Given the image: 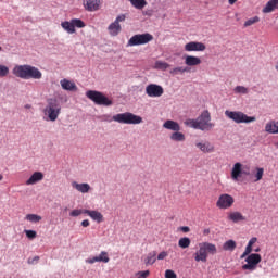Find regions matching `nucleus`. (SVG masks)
I'll return each mask as SVG.
<instances>
[{
	"mask_svg": "<svg viewBox=\"0 0 278 278\" xmlns=\"http://www.w3.org/2000/svg\"><path fill=\"white\" fill-rule=\"evenodd\" d=\"M257 242V238H251L245 247L244 252L241 255V260H244L247 264L242 265V270H248L249 273H253L257 270V264L262 262V255L258 253H253V244ZM252 253V254H251Z\"/></svg>",
	"mask_w": 278,
	"mask_h": 278,
	"instance_id": "obj_1",
	"label": "nucleus"
},
{
	"mask_svg": "<svg viewBox=\"0 0 278 278\" xmlns=\"http://www.w3.org/2000/svg\"><path fill=\"white\" fill-rule=\"evenodd\" d=\"M185 125L192 127V129H200V131H212L216 125L212 123V114L210 111H203L195 119H187Z\"/></svg>",
	"mask_w": 278,
	"mask_h": 278,
	"instance_id": "obj_2",
	"label": "nucleus"
},
{
	"mask_svg": "<svg viewBox=\"0 0 278 278\" xmlns=\"http://www.w3.org/2000/svg\"><path fill=\"white\" fill-rule=\"evenodd\" d=\"M13 75L20 79H42V72L36 66L31 65H15Z\"/></svg>",
	"mask_w": 278,
	"mask_h": 278,
	"instance_id": "obj_3",
	"label": "nucleus"
},
{
	"mask_svg": "<svg viewBox=\"0 0 278 278\" xmlns=\"http://www.w3.org/2000/svg\"><path fill=\"white\" fill-rule=\"evenodd\" d=\"M43 114L47 116L46 121H51L55 123L58 121V116L62 114V104L55 98H50L47 100V105L43 109Z\"/></svg>",
	"mask_w": 278,
	"mask_h": 278,
	"instance_id": "obj_4",
	"label": "nucleus"
},
{
	"mask_svg": "<svg viewBox=\"0 0 278 278\" xmlns=\"http://www.w3.org/2000/svg\"><path fill=\"white\" fill-rule=\"evenodd\" d=\"M199 250L194 253V260L197 262H207V253L210 255H216V244L210 242H203L199 244Z\"/></svg>",
	"mask_w": 278,
	"mask_h": 278,
	"instance_id": "obj_5",
	"label": "nucleus"
},
{
	"mask_svg": "<svg viewBox=\"0 0 278 278\" xmlns=\"http://www.w3.org/2000/svg\"><path fill=\"white\" fill-rule=\"evenodd\" d=\"M225 116L227 118H230V121H233V123H237V125H240L242 123L249 124V123H255L257 118L255 116H249L244 114L242 111H225Z\"/></svg>",
	"mask_w": 278,
	"mask_h": 278,
	"instance_id": "obj_6",
	"label": "nucleus"
},
{
	"mask_svg": "<svg viewBox=\"0 0 278 278\" xmlns=\"http://www.w3.org/2000/svg\"><path fill=\"white\" fill-rule=\"evenodd\" d=\"M114 122L121 125H140L142 117L130 112H125L114 115Z\"/></svg>",
	"mask_w": 278,
	"mask_h": 278,
	"instance_id": "obj_7",
	"label": "nucleus"
},
{
	"mask_svg": "<svg viewBox=\"0 0 278 278\" xmlns=\"http://www.w3.org/2000/svg\"><path fill=\"white\" fill-rule=\"evenodd\" d=\"M87 99H90V101H93L96 105H104L110 106L112 105V100H110L103 92L97 91V90H89L86 92Z\"/></svg>",
	"mask_w": 278,
	"mask_h": 278,
	"instance_id": "obj_8",
	"label": "nucleus"
},
{
	"mask_svg": "<svg viewBox=\"0 0 278 278\" xmlns=\"http://www.w3.org/2000/svg\"><path fill=\"white\" fill-rule=\"evenodd\" d=\"M153 40V35L146 33V34H138L132 36L128 40V47H139L140 45H149Z\"/></svg>",
	"mask_w": 278,
	"mask_h": 278,
	"instance_id": "obj_9",
	"label": "nucleus"
},
{
	"mask_svg": "<svg viewBox=\"0 0 278 278\" xmlns=\"http://www.w3.org/2000/svg\"><path fill=\"white\" fill-rule=\"evenodd\" d=\"M61 27L67 31V34H75V27H77L78 29H84V27H86V23H84V21L79 20V18H73L70 22L65 21L61 23Z\"/></svg>",
	"mask_w": 278,
	"mask_h": 278,
	"instance_id": "obj_10",
	"label": "nucleus"
},
{
	"mask_svg": "<svg viewBox=\"0 0 278 278\" xmlns=\"http://www.w3.org/2000/svg\"><path fill=\"white\" fill-rule=\"evenodd\" d=\"M233 203H236L233 195L224 193L218 197L216 207H218V210H229L230 207H233Z\"/></svg>",
	"mask_w": 278,
	"mask_h": 278,
	"instance_id": "obj_11",
	"label": "nucleus"
},
{
	"mask_svg": "<svg viewBox=\"0 0 278 278\" xmlns=\"http://www.w3.org/2000/svg\"><path fill=\"white\" fill-rule=\"evenodd\" d=\"M242 175L249 177V175H251V168L249 166H242V163H236L231 170V179L238 181Z\"/></svg>",
	"mask_w": 278,
	"mask_h": 278,
	"instance_id": "obj_12",
	"label": "nucleus"
},
{
	"mask_svg": "<svg viewBox=\"0 0 278 278\" xmlns=\"http://www.w3.org/2000/svg\"><path fill=\"white\" fill-rule=\"evenodd\" d=\"M125 18H127V16H125V14H121L118 15L115 21L113 23H111L108 26V31L110 34V36H118L122 31V27H121V23H124Z\"/></svg>",
	"mask_w": 278,
	"mask_h": 278,
	"instance_id": "obj_13",
	"label": "nucleus"
},
{
	"mask_svg": "<svg viewBox=\"0 0 278 278\" xmlns=\"http://www.w3.org/2000/svg\"><path fill=\"white\" fill-rule=\"evenodd\" d=\"M146 94L151 98L162 97L164 94V88L160 85L150 84L146 87Z\"/></svg>",
	"mask_w": 278,
	"mask_h": 278,
	"instance_id": "obj_14",
	"label": "nucleus"
},
{
	"mask_svg": "<svg viewBox=\"0 0 278 278\" xmlns=\"http://www.w3.org/2000/svg\"><path fill=\"white\" fill-rule=\"evenodd\" d=\"M206 47L205 43L199 41H190L185 45V51L192 52V51H205Z\"/></svg>",
	"mask_w": 278,
	"mask_h": 278,
	"instance_id": "obj_15",
	"label": "nucleus"
},
{
	"mask_svg": "<svg viewBox=\"0 0 278 278\" xmlns=\"http://www.w3.org/2000/svg\"><path fill=\"white\" fill-rule=\"evenodd\" d=\"M83 4L87 12H97L101 8V0H85Z\"/></svg>",
	"mask_w": 278,
	"mask_h": 278,
	"instance_id": "obj_16",
	"label": "nucleus"
},
{
	"mask_svg": "<svg viewBox=\"0 0 278 278\" xmlns=\"http://www.w3.org/2000/svg\"><path fill=\"white\" fill-rule=\"evenodd\" d=\"M86 262L87 264H96V262H103L104 264H108V262H110V256L108 255V252L102 251L99 256L88 258Z\"/></svg>",
	"mask_w": 278,
	"mask_h": 278,
	"instance_id": "obj_17",
	"label": "nucleus"
},
{
	"mask_svg": "<svg viewBox=\"0 0 278 278\" xmlns=\"http://www.w3.org/2000/svg\"><path fill=\"white\" fill-rule=\"evenodd\" d=\"M45 179V174L42 172H35L28 180H26V186H34V184H38V181H42Z\"/></svg>",
	"mask_w": 278,
	"mask_h": 278,
	"instance_id": "obj_18",
	"label": "nucleus"
},
{
	"mask_svg": "<svg viewBox=\"0 0 278 278\" xmlns=\"http://www.w3.org/2000/svg\"><path fill=\"white\" fill-rule=\"evenodd\" d=\"M164 129H169V131H181V126H179V123L173 121V119H167L163 124Z\"/></svg>",
	"mask_w": 278,
	"mask_h": 278,
	"instance_id": "obj_19",
	"label": "nucleus"
},
{
	"mask_svg": "<svg viewBox=\"0 0 278 278\" xmlns=\"http://www.w3.org/2000/svg\"><path fill=\"white\" fill-rule=\"evenodd\" d=\"M195 147L202 151V153H214V146L208 141L206 142H198Z\"/></svg>",
	"mask_w": 278,
	"mask_h": 278,
	"instance_id": "obj_20",
	"label": "nucleus"
},
{
	"mask_svg": "<svg viewBox=\"0 0 278 278\" xmlns=\"http://www.w3.org/2000/svg\"><path fill=\"white\" fill-rule=\"evenodd\" d=\"M72 187L75 188V190H77L78 192H81L83 194H86L88 192H90V185L87 182H72Z\"/></svg>",
	"mask_w": 278,
	"mask_h": 278,
	"instance_id": "obj_21",
	"label": "nucleus"
},
{
	"mask_svg": "<svg viewBox=\"0 0 278 278\" xmlns=\"http://www.w3.org/2000/svg\"><path fill=\"white\" fill-rule=\"evenodd\" d=\"M228 220H231V223H240V222L247 220V217H244L242 213L235 211V212L228 213Z\"/></svg>",
	"mask_w": 278,
	"mask_h": 278,
	"instance_id": "obj_22",
	"label": "nucleus"
},
{
	"mask_svg": "<svg viewBox=\"0 0 278 278\" xmlns=\"http://www.w3.org/2000/svg\"><path fill=\"white\" fill-rule=\"evenodd\" d=\"M60 84H61V88H63V90H68L71 92L77 91V85H75V83H73L68 79H62L60 81Z\"/></svg>",
	"mask_w": 278,
	"mask_h": 278,
	"instance_id": "obj_23",
	"label": "nucleus"
},
{
	"mask_svg": "<svg viewBox=\"0 0 278 278\" xmlns=\"http://www.w3.org/2000/svg\"><path fill=\"white\" fill-rule=\"evenodd\" d=\"M85 214L87 216H90L92 220H96V223H103V214L99 211H90V210H85Z\"/></svg>",
	"mask_w": 278,
	"mask_h": 278,
	"instance_id": "obj_24",
	"label": "nucleus"
},
{
	"mask_svg": "<svg viewBox=\"0 0 278 278\" xmlns=\"http://www.w3.org/2000/svg\"><path fill=\"white\" fill-rule=\"evenodd\" d=\"M278 0H269L265 8H263L262 12L263 14H270V12H275L277 9Z\"/></svg>",
	"mask_w": 278,
	"mask_h": 278,
	"instance_id": "obj_25",
	"label": "nucleus"
},
{
	"mask_svg": "<svg viewBox=\"0 0 278 278\" xmlns=\"http://www.w3.org/2000/svg\"><path fill=\"white\" fill-rule=\"evenodd\" d=\"M265 131L267 134H278V121H269L265 125Z\"/></svg>",
	"mask_w": 278,
	"mask_h": 278,
	"instance_id": "obj_26",
	"label": "nucleus"
},
{
	"mask_svg": "<svg viewBox=\"0 0 278 278\" xmlns=\"http://www.w3.org/2000/svg\"><path fill=\"white\" fill-rule=\"evenodd\" d=\"M185 64L187 66H199V64H201V59L199 56L187 55L185 58Z\"/></svg>",
	"mask_w": 278,
	"mask_h": 278,
	"instance_id": "obj_27",
	"label": "nucleus"
},
{
	"mask_svg": "<svg viewBox=\"0 0 278 278\" xmlns=\"http://www.w3.org/2000/svg\"><path fill=\"white\" fill-rule=\"evenodd\" d=\"M170 140H173L174 142H184L186 140V135H184L179 130L174 131L170 135Z\"/></svg>",
	"mask_w": 278,
	"mask_h": 278,
	"instance_id": "obj_28",
	"label": "nucleus"
},
{
	"mask_svg": "<svg viewBox=\"0 0 278 278\" xmlns=\"http://www.w3.org/2000/svg\"><path fill=\"white\" fill-rule=\"evenodd\" d=\"M131 3L132 8H136V10H143L147 8V0H128Z\"/></svg>",
	"mask_w": 278,
	"mask_h": 278,
	"instance_id": "obj_29",
	"label": "nucleus"
},
{
	"mask_svg": "<svg viewBox=\"0 0 278 278\" xmlns=\"http://www.w3.org/2000/svg\"><path fill=\"white\" fill-rule=\"evenodd\" d=\"M236 247H238V244L236 243L235 240L230 239L228 241H226L224 244H223V250L224 251H236Z\"/></svg>",
	"mask_w": 278,
	"mask_h": 278,
	"instance_id": "obj_30",
	"label": "nucleus"
},
{
	"mask_svg": "<svg viewBox=\"0 0 278 278\" xmlns=\"http://www.w3.org/2000/svg\"><path fill=\"white\" fill-rule=\"evenodd\" d=\"M156 253L155 252H151V253H149L148 254V256H147V258L144 260V264L147 265V266H151V265H153V264H155V262H156Z\"/></svg>",
	"mask_w": 278,
	"mask_h": 278,
	"instance_id": "obj_31",
	"label": "nucleus"
},
{
	"mask_svg": "<svg viewBox=\"0 0 278 278\" xmlns=\"http://www.w3.org/2000/svg\"><path fill=\"white\" fill-rule=\"evenodd\" d=\"M190 244H191V241H190V238L188 237L180 238L178 241V247H180V249H188Z\"/></svg>",
	"mask_w": 278,
	"mask_h": 278,
	"instance_id": "obj_32",
	"label": "nucleus"
},
{
	"mask_svg": "<svg viewBox=\"0 0 278 278\" xmlns=\"http://www.w3.org/2000/svg\"><path fill=\"white\" fill-rule=\"evenodd\" d=\"M25 219L29 223H40V220H42V216L36 214H27Z\"/></svg>",
	"mask_w": 278,
	"mask_h": 278,
	"instance_id": "obj_33",
	"label": "nucleus"
},
{
	"mask_svg": "<svg viewBox=\"0 0 278 278\" xmlns=\"http://www.w3.org/2000/svg\"><path fill=\"white\" fill-rule=\"evenodd\" d=\"M256 173L254 174V181H262L263 177H264V168L262 167H256L255 168Z\"/></svg>",
	"mask_w": 278,
	"mask_h": 278,
	"instance_id": "obj_34",
	"label": "nucleus"
},
{
	"mask_svg": "<svg viewBox=\"0 0 278 278\" xmlns=\"http://www.w3.org/2000/svg\"><path fill=\"white\" fill-rule=\"evenodd\" d=\"M255 23H260V16H254L244 22V27H251V25H255Z\"/></svg>",
	"mask_w": 278,
	"mask_h": 278,
	"instance_id": "obj_35",
	"label": "nucleus"
},
{
	"mask_svg": "<svg viewBox=\"0 0 278 278\" xmlns=\"http://www.w3.org/2000/svg\"><path fill=\"white\" fill-rule=\"evenodd\" d=\"M170 65L164 61H156L155 62V68H159L160 71H166Z\"/></svg>",
	"mask_w": 278,
	"mask_h": 278,
	"instance_id": "obj_36",
	"label": "nucleus"
},
{
	"mask_svg": "<svg viewBox=\"0 0 278 278\" xmlns=\"http://www.w3.org/2000/svg\"><path fill=\"white\" fill-rule=\"evenodd\" d=\"M179 73L182 75V73H188V67H175L170 71L172 75H179Z\"/></svg>",
	"mask_w": 278,
	"mask_h": 278,
	"instance_id": "obj_37",
	"label": "nucleus"
},
{
	"mask_svg": "<svg viewBox=\"0 0 278 278\" xmlns=\"http://www.w3.org/2000/svg\"><path fill=\"white\" fill-rule=\"evenodd\" d=\"M235 92L237 94H249V89L247 87H244V86H237L235 88Z\"/></svg>",
	"mask_w": 278,
	"mask_h": 278,
	"instance_id": "obj_38",
	"label": "nucleus"
},
{
	"mask_svg": "<svg viewBox=\"0 0 278 278\" xmlns=\"http://www.w3.org/2000/svg\"><path fill=\"white\" fill-rule=\"evenodd\" d=\"M10 75V68L5 65H0V77H8Z\"/></svg>",
	"mask_w": 278,
	"mask_h": 278,
	"instance_id": "obj_39",
	"label": "nucleus"
},
{
	"mask_svg": "<svg viewBox=\"0 0 278 278\" xmlns=\"http://www.w3.org/2000/svg\"><path fill=\"white\" fill-rule=\"evenodd\" d=\"M81 214H86V208L81 210V208H75L70 213V216L73 217H77V216H81Z\"/></svg>",
	"mask_w": 278,
	"mask_h": 278,
	"instance_id": "obj_40",
	"label": "nucleus"
},
{
	"mask_svg": "<svg viewBox=\"0 0 278 278\" xmlns=\"http://www.w3.org/2000/svg\"><path fill=\"white\" fill-rule=\"evenodd\" d=\"M26 237L29 238L30 240H34L36 238L37 233L36 230H25Z\"/></svg>",
	"mask_w": 278,
	"mask_h": 278,
	"instance_id": "obj_41",
	"label": "nucleus"
},
{
	"mask_svg": "<svg viewBox=\"0 0 278 278\" xmlns=\"http://www.w3.org/2000/svg\"><path fill=\"white\" fill-rule=\"evenodd\" d=\"M165 278H177V274H175L173 269H167L165 271Z\"/></svg>",
	"mask_w": 278,
	"mask_h": 278,
	"instance_id": "obj_42",
	"label": "nucleus"
},
{
	"mask_svg": "<svg viewBox=\"0 0 278 278\" xmlns=\"http://www.w3.org/2000/svg\"><path fill=\"white\" fill-rule=\"evenodd\" d=\"M102 121H104L105 123H112V121H114V115H102Z\"/></svg>",
	"mask_w": 278,
	"mask_h": 278,
	"instance_id": "obj_43",
	"label": "nucleus"
},
{
	"mask_svg": "<svg viewBox=\"0 0 278 278\" xmlns=\"http://www.w3.org/2000/svg\"><path fill=\"white\" fill-rule=\"evenodd\" d=\"M149 275H150L149 270L139 271L137 273V278H147L149 277Z\"/></svg>",
	"mask_w": 278,
	"mask_h": 278,
	"instance_id": "obj_44",
	"label": "nucleus"
},
{
	"mask_svg": "<svg viewBox=\"0 0 278 278\" xmlns=\"http://www.w3.org/2000/svg\"><path fill=\"white\" fill-rule=\"evenodd\" d=\"M165 257H168V253L163 251L157 255V260H165Z\"/></svg>",
	"mask_w": 278,
	"mask_h": 278,
	"instance_id": "obj_45",
	"label": "nucleus"
},
{
	"mask_svg": "<svg viewBox=\"0 0 278 278\" xmlns=\"http://www.w3.org/2000/svg\"><path fill=\"white\" fill-rule=\"evenodd\" d=\"M40 256H35L34 258H28V264H36V262H39Z\"/></svg>",
	"mask_w": 278,
	"mask_h": 278,
	"instance_id": "obj_46",
	"label": "nucleus"
},
{
	"mask_svg": "<svg viewBox=\"0 0 278 278\" xmlns=\"http://www.w3.org/2000/svg\"><path fill=\"white\" fill-rule=\"evenodd\" d=\"M180 231H182L184 233H188L190 231V227L182 226V227H180Z\"/></svg>",
	"mask_w": 278,
	"mask_h": 278,
	"instance_id": "obj_47",
	"label": "nucleus"
},
{
	"mask_svg": "<svg viewBox=\"0 0 278 278\" xmlns=\"http://www.w3.org/2000/svg\"><path fill=\"white\" fill-rule=\"evenodd\" d=\"M81 226H83V227H90V220L84 219V220L81 222Z\"/></svg>",
	"mask_w": 278,
	"mask_h": 278,
	"instance_id": "obj_48",
	"label": "nucleus"
},
{
	"mask_svg": "<svg viewBox=\"0 0 278 278\" xmlns=\"http://www.w3.org/2000/svg\"><path fill=\"white\" fill-rule=\"evenodd\" d=\"M236 1H238V0H228L230 5H233V3H236Z\"/></svg>",
	"mask_w": 278,
	"mask_h": 278,
	"instance_id": "obj_49",
	"label": "nucleus"
},
{
	"mask_svg": "<svg viewBox=\"0 0 278 278\" xmlns=\"http://www.w3.org/2000/svg\"><path fill=\"white\" fill-rule=\"evenodd\" d=\"M260 251H262V249H260V248L254 249L255 253H260Z\"/></svg>",
	"mask_w": 278,
	"mask_h": 278,
	"instance_id": "obj_50",
	"label": "nucleus"
},
{
	"mask_svg": "<svg viewBox=\"0 0 278 278\" xmlns=\"http://www.w3.org/2000/svg\"><path fill=\"white\" fill-rule=\"evenodd\" d=\"M29 108H31V105H29V104H26V105H25V109H26V110H29Z\"/></svg>",
	"mask_w": 278,
	"mask_h": 278,
	"instance_id": "obj_51",
	"label": "nucleus"
},
{
	"mask_svg": "<svg viewBox=\"0 0 278 278\" xmlns=\"http://www.w3.org/2000/svg\"><path fill=\"white\" fill-rule=\"evenodd\" d=\"M0 181H3V176L0 174Z\"/></svg>",
	"mask_w": 278,
	"mask_h": 278,
	"instance_id": "obj_52",
	"label": "nucleus"
},
{
	"mask_svg": "<svg viewBox=\"0 0 278 278\" xmlns=\"http://www.w3.org/2000/svg\"><path fill=\"white\" fill-rule=\"evenodd\" d=\"M204 233H210V230H205Z\"/></svg>",
	"mask_w": 278,
	"mask_h": 278,
	"instance_id": "obj_53",
	"label": "nucleus"
},
{
	"mask_svg": "<svg viewBox=\"0 0 278 278\" xmlns=\"http://www.w3.org/2000/svg\"><path fill=\"white\" fill-rule=\"evenodd\" d=\"M276 71H278V63L276 64Z\"/></svg>",
	"mask_w": 278,
	"mask_h": 278,
	"instance_id": "obj_54",
	"label": "nucleus"
},
{
	"mask_svg": "<svg viewBox=\"0 0 278 278\" xmlns=\"http://www.w3.org/2000/svg\"><path fill=\"white\" fill-rule=\"evenodd\" d=\"M0 51H1V47H0Z\"/></svg>",
	"mask_w": 278,
	"mask_h": 278,
	"instance_id": "obj_55",
	"label": "nucleus"
}]
</instances>
